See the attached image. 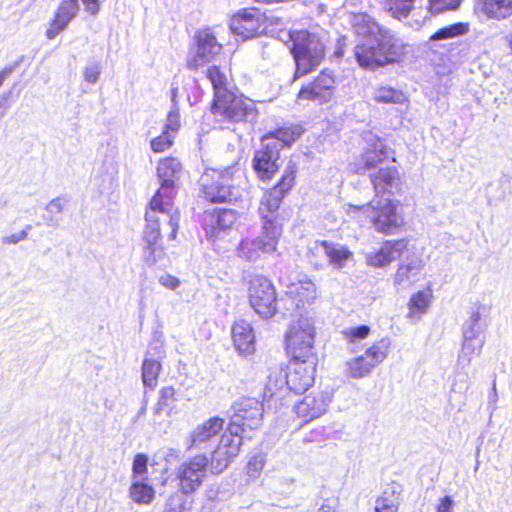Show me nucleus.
I'll return each instance as SVG.
<instances>
[{
	"instance_id": "1",
	"label": "nucleus",
	"mask_w": 512,
	"mask_h": 512,
	"mask_svg": "<svg viewBox=\"0 0 512 512\" xmlns=\"http://www.w3.org/2000/svg\"><path fill=\"white\" fill-rule=\"evenodd\" d=\"M182 173V165L177 158L161 159L157 166L160 188L149 203L146 211V225L143 231V261L153 266L164 256L160 243L162 231L168 230V239L175 240L179 228L180 212L173 204L175 183Z\"/></svg>"
},
{
	"instance_id": "2",
	"label": "nucleus",
	"mask_w": 512,
	"mask_h": 512,
	"mask_svg": "<svg viewBox=\"0 0 512 512\" xmlns=\"http://www.w3.org/2000/svg\"><path fill=\"white\" fill-rule=\"evenodd\" d=\"M350 24L354 33L364 42L355 46L354 54L360 66L375 69L396 62L403 54L404 44L390 30L381 27L365 14H353Z\"/></svg>"
},
{
	"instance_id": "3",
	"label": "nucleus",
	"mask_w": 512,
	"mask_h": 512,
	"mask_svg": "<svg viewBox=\"0 0 512 512\" xmlns=\"http://www.w3.org/2000/svg\"><path fill=\"white\" fill-rule=\"evenodd\" d=\"M241 176L242 171L236 165L223 170H206L200 178L205 198L210 202H237L242 197V189L237 183Z\"/></svg>"
},
{
	"instance_id": "4",
	"label": "nucleus",
	"mask_w": 512,
	"mask_h": 512,
	"mask_svg": "<svg viewBox=\"0 0 512 512\" xmlns=\"http://www.w3.org/2000/svg\"><path fill=\"white\" fill-rule=\"evenodd\" d=\"M211 112L218 121L229 123L252 122L258 115L252 99L233 91L214 98Z\"/></svg>"
},
{
	"instance_id": "5",
	"label": "nucleus",
	"mask_w": 512,
	"mask_h": 512,
	"mask_svg": "<svg viewBox=\"0 0 512 512\" xmlns=\"http://www.w3.org/2000/svg\"><path fill=\"white\" fill-rule=\"evenodd\" d=\"M296 73L300 77L308 74L320 65L324 58L325 48L319 37L307 31H298L291 34Z\"/></svg>"
},
{
	"instance_id": "6",
	"label": "nucleus",
	"mask_w": 512,
	"mask_h": 512,
	"mask_svg": "<svg viewBox=\"0 0 512 512\" xmlns=\"http://www.w3.org/2000/svg\"><path fill=\"white\" fill-rule=\"evenodd\" d=\"M282 233V226L265 222L261 226V232L257 237L245 238L239 243L237 247L238 257L248 262H256L262 254L274 253L277 250Z\"/></svg>"
},
{
	"instance_id": "7",
	"label": "nucleus",
	"mask_w": 512,
	"mask_h": 512,
	"mask_svg": "<svg viewBox=\"0 0 512 512\" xmlns=\"http://www.w3.org/2000/svg\"><path fill=\"white\" fill-rule=\"evenodd\" d=\"M390 349L391 340L387 337L373 343L363 354L345 362V375L353 379H362L369 376L388 357Z\"/></svg>"
},
{
	"instance_id": "8",
	"label": "nucleus",
	"mask_w": 512,
	"mask_h": 512,
	"mask_svg": "<svg viewBox=\"0 0 512 512\" xmlns=\"http://www.w3.org/2000/svg\"><path fill=\"white\" fill-rule=\"evenodd\" d=\"M286 348L292 358L317 356L314 349L315 326L309 317L294 320L286 332Z\"/></svg>"
},
{
	"instance_id": "9",
	"label": "nucleus",
	"mask_w": 512,
	"mask_h": 512,
	"mask_svg": "<svg viewBox=\"0 0 512 512\" xmlns=\"http://www.w3.org/2000/svg\"><path fill=\"white\" fill-rule=\"evenodd\" d=\"M371 225L379 233L393 235L405 225L399 201L390 198L373 199Z\"/></svg>"
},
{
	"instance_id": "10",
	"label": "nucleus",
	"mask_w": 512,
	"mask_h": 512,
	"mask_svg": "<svg viewBox=\"0 0 512 512\" xmlns=\"http://www.w3.org/2000/svg\"><path fill=\"white\" fill-rule=\"evenodd\" d=\"M248 298L250 306L262 318L269 319L277 312L275 287L263 275H254L250 278Z\"/></svg>"
},
{
	"instance_id": "11",
	"label": "nucleus",
	"mask_w": 512,
	"mask_h": 512,
	"mask_svg": "<svg viewBox=\"0 0 512 512\" xmlns=\"http://www.w3.org/2000/svg\"><path fill=\"white\" fill-rule=\"evenodd\" d=\"M317 362V356L292 358L286 377L279 378L280 384L294 393L305 392L314 383Z\"/></svg>"
},
{
	"instance_id": "12",
	"label": "nucleus",
	"mask_w": 512,
	"mask_h": 512,
	"mask_svg": "<svg viewBox=\"0 0 512 512\" xmlns=\"http://www.w3.org/2000/svg\"><path fill=\"white\" fill-rule=\"evenodd\" d=\"M242 445V437L238 429L228 428V433L221 435L218 445L212 450L209 458V468L212 473L220 474L238 456Z\"/></svg>"
},
{
	"instance_id": "13",
	"label": "nucleus",
	"mask_w": 512,
	"mask_h": 512,
	"mask_svg": "<svg viewBox=\"0 0 512 512\" xmlns=\"http://www.w3.org/2000/svg\"><path fill=\"white\" fill-rule=\"evenodd\" d=\"M208 467L209 458L206 454H197L182 462L177 468L181 492L183 494L195 492L201 486Z\"/></svg>"
},
{
	"instance_id": "14",
	"label": "nucleus",
	"mask_w": 512,
	"mask_h": 512,
	"mask_svg": "<svg viewBox=\"0 0 512 512\" xmlns=\"http://www.w3.org/2000/svg\"><path fill=\"white\" fill-rule=\"evenodd\" d=\"M232 408L234 413L229 428L238 429V435L246 428L253 430L261 426L264 408L256 398H242Z\"/></svg>"
},
{
	"instance_id": "15",
	"label": "nucleus",
	"mask_w": 512,
	"mask_h": 512,
	"mask_svg": "<svg viewBox=\"0 0 512 512\" xmlns=\"http://www.w3.org/2000/svg\"><path fill=\"white\" fill-rule=\"evenodd\" d=\"M222 51V45L210 29H204L196 35V48L187 59V67L196 70L213 61Z\"/></svg>"
},
{
	"instance_id": "16",
	"label": "nucleus",
	"mask_w": 512,
	"mask_h": 512,
	"mask_svg": "<svg viewBox=\"0 0 512 512\" xmlns=\"http://www.w3.org/2000/svg\"><path fill=\"white\" fill-rule=\"evenodd\" d=\"M281 149L282 145L277 140L262 139V147L255 152L253 158V168L261 180H270L278 171Z\"/></svg>"
},
{
	"instance_id": "17",
	"label": "nucleus",
	"mask_w": 512,
	"mask_h": 512,
	"mask_svg": "<svg viewBox=\"0 0 512 512\" xmlns=\"http://www.w3.org/2000/svg\"><path fill=\"white\" fill-rule=\"evenodd\" d=\"M331 401L332 394L330 392L314 390L294 405V411L299 418L307 423L325 414Z\"/></svg>"
},
{
	"instance_id": "18",
	"label": "nucleus",
	"mask_w": 512,
	"mask_h": 512,
	"mask_svg": "<svg viewBox=\"0 0 512 512\" xmlns=\"http://www.w3.org/2000/svg\"><path fill=\"white\" fill-rule=\"evenodd\" d=\"M225 419L214 416L197 425L188 437L187 450L205 449L223 431Z\"/></svg>"
},
{
	"instance_id": "19",
	"label": "nucleus",
	"mask_w": 512,
	"mask_h": 512,
	"mask_svg": "<svg viewBox=\"0 0 512 512\" xmlns=\"http://www.w3.org/2000/svg\"><path fill=\"white\" fill-rule=\"evenodd\" d=\"M334 84L333 75L330 72L322 71L312 83L301 88L298 98L317 101L320 104L326 103L333 97Z\"/></svg>"
},
{
	"instance_id": "20",
	"label": "nucleus",
	"mask_w": 512,
	"mask_h": 512,
	"mask_svg": "<svg viewBox=\"0 0 512 512\" xmlns=\"http://www.w3.org/2000/svg\"><path fill=\"white\" fill-rule=\"evenodd\" d=\"M236 221L237 214L234 210L219 209L205 215L203 226L207 237L215 241L232 229Z\"/></svg>"
},
{
	"instance_id": "21",
	"label": "nucleus",
	"mask_w": 512,
	"mask_h": 512,
	"mask_svg": "<svg viewBox=\"0 0 512 512\" xmlns=\"http://www.w3.org/2000/svg\"><path fill=\"white\" fill-rule=\"evenodd\" d=\"M425 262L420 257H411L401 263L394 274L393 282L398 290H407L423 279Z\"/></svg>"
},
{
	"instance_id": "22",
	"label": "nucleus",
	"mask_w": 512,
	"mask_h": 512,
	"mask_svg": "<svg viewBox=\"0 0 512 512\" xmlns=\"http://www.w3.org/2000/svg\"><path fill=\"white\" fill-rule=\"evenodd\" d=\"M165 351L161 344L150 345L142 364V381L145 387L154 390L161 371V360Z\"/></svg>"
},
{
	"instance_id": "23",
	"label": "nucleus",
	"mask_w": 512,
	"mask_h": 512,
	"mask_svg": "<svg viewBox=\"0 0 512 512\" xmlns=\"http://www.w3.org/2000/svg\"><path fill=\"white\" fill-rule=\"evenodd\" d=\"M408 241L405 239L386 241L378 251L366 254V262L372 267H384L400 258L407 250Z\"/></svg>"
},
{
	"instance_id": "24",
	"label": "nucleus",
	"mask_w": 512,
	"mask_h": 512,
	"mask_svg": "<svg viewBox=\"0 0 512 512\" xmlns=\"http://www.w3.org/2000/svg\"><path fill=\"white\" fill-rule=\"evenodd\" d=\"M369 176L375 191L373 199H381L380 195L385 193L394 194L400 188L401 181L396 167H381L370 172Z\"/></svg>"
},
{
	"instance_id": "25",
	"label": "nucleus",
	"mask_w": 512,
	"mask_h": 512,
	"mask_svg": "<svg viewBox=\"0 0 512 512\" xmlns=\"http://www.w3.org/2000/svg\"><path fill=\"white\" fill-rule=\"evenodd\" d=\"M367 142L370 143V147L363 153L361 165L356 170L360 174L366 171H377L378 165H381L387 159L386 146L381 139L369 135Z\"/></svg>"
},
{
	"instance_id": "26",
	"label": "nucleus",
	"mask_w": 512,
	"mask_h": 512,
	"mask_svg": "<svg viewBox=\"0 0 512 512\" xmlns=\"http://www.w3.org/2000/svg\"><path fill=\"white\" fill-rule=\"evenodd\" d=\"M230 28L235 34L243 38H252L260 33V17L255 10H245L231 19Z\"/></svg>"
},
{
	"instance_id": "27",
	"label": "nucleus",
	"mask_w": 512,
	"mask_h": 512,
	"mask_svg": "<svg viewBox=\"0 0 512 512\" xmlns=\"http://www.w3.org/2000/svg\"><path fill=\"white\" fill-rule=\"evenodd\" d=\"M232 339L236 350L242 355H250L255 351V336L251 325L239 320L232 326Z\"/></svg>"
},
{
	"instance_id": "28",
	"label": "nucleus",
	"mask_w": 512,
	"mask_h": 512,
	"mask_svg": "<svg viewBox=\"0 0 512 512\" xmlns=\"http://www.w3.org/2000/svg\"><path fill=\"white\" fill-rule=\"evenodd\" d=\"M315 248L323 252L329 264L336 269H342L353 258V253L346 246L339 243L324 240L316 243Z\"/></svg>"
},
{
	"instance_id": "29",
	"label": "nucleus",
	"mask_w": 512,
	"mask_h": 512,
	"mask_svg": "<svg viewBox=\"0 0 512 512\" xmlns=\"http://www.w3.org/2000/svg\"><path fill=\"white\" fill-rule=\"evenodd\" d=\"M283 198L284 196L278 190L271 189L264 194L258 208L262 225L265 222H270L275 226H282L277 220V211Z\"/></svg>"
},
{
	"instance_id": "30",
	"label": "nucleus",
	"mask_w": 512,
	"mask_h": 512,
	"mask_svg": "<svg viewBox=\"0 0 512 512\" xmlns=\"http://www.w3.org/2000/svg\"><path fill=\"white\" fill-rule=\"evenodd\" d=\"M403 486L395 481L390 482L384 488L375 504V512H397Z\"/></svg>"
},
{
	"instance_id": "31",
	"label": "nucleus",
	"mask_w": 512,
	"mask_h": 512,
	"mask_svg": "<svg viewBox=\"0 0 512 512\" xmlns=\"http://www.w3.org/2000/svg\"><path fill=\"white\" fill-rule=\"evenodd\" d=\"M477 6L490 19L503 20L512 15V0H478Z\"/></svg>"
},
{
	"instance_id": "32",
	"label": "nucleus",
	"mask_w": 512,
	"mask_h": 512,
	"mask_svg": "<svg viewBox=\"0 0 512 512\" xmlns=\"http://www.w3.org/2000/svg\"><path fill=\"white\" fill-rule=\"evenodd\" d=\"M287 294L296 302V306L311 304L316 298V286L311 280H302L289 286Z\"/></svg>"
},
{
	"instance_id": "33",
	"label": "nucleus",
	"mask_w": 512,
	"mask_h": 512,
	"mask_svg": "<svg viewBox=\"0 0 512 512\" xmlns=\"http://www.w3.org/2000/svg\"><path fill=\"white\" fill-rule=\"evenodd\" d=\"M431 299V290L419 291L416 294L412 295L408 304V317L413 320H419L421 316L427 312L431 303Z\"/></svg>"
},
{
	"instance_id": "34",
	"label": "nucleus",
	"mask_w": 512,
	"mask_h": 512,
	"mask_svg": "<svg viewBox=\"0 0 512 512\" xmlns=\"http://www.w3.org/2000/svg\"><path fill=\"white\" fill-rule=\"evenodd\" d=\"M484 343V337L463 336L462 350L458 358L459 363L469 365L473 357L480 355Z\"/></svg>"
},
{
	"instance_id": "35",
	"label": "nucleus",
	"mask_w": 512,
	"mask_h": 512,
	"mask_svg": "<svg viewBox=\"0 0 512 512\" xmlns=\"http://www.w3.org/2000/svg\"><path fill=\"white\" fill-rule=\"evenodd\" d=\"M206 75L214 89V98H217L219 95H224L225 93L231 92V90L228 89L227 74L218 66L209 67L207 69Z\"/></svg>"
},
{
	"instance_id": "36",
	"label": "nucleus",
	"mask_w": 512,
	"mask_h": 512,
	"mask_svg": "<svg viewBox=\"0 0 512 512\" xmlns=\"http://www.w3.org/2000/svg\"><path fill=\"white\" fill-rule=\"evenodd\" d=\"M373 99L384 104H403L407 102V97L401 90L386 86L375 89Z\"/></svg>"
},
{
	"instance_id": "37",
	"label": "nucleus",
	"mask_w": 512,
	"mask_h": 512,
	"mask_svg": "<svg viewBox=\"0 0 512 512\" xmlns=\"http://www.w3.org/2000/svg\"><path fill=\"white\" fill-rule=\"evenodd\" d=\"M280 377H286L285 372L282 370L274 371L269 375L268 382L264 391V397L268 400L282 399L284 392L289 391L287 385L280 384Z\"/></svg>"
},
{
	"instance_id": "38",
	"label": "nucleus",
	"mask_w": 512,
	"mask_h": 512,
	"mask_svg": "<svg viewBox=\"0 0 512 512\" xmlns=\"http://www.w3.org/2000/svg\"><path fill=\"white\" fill-rule=\"evenodd\" d=\"M373 199L364 205H353L345 204L343 206L345 213L351 219H355L358 223L364 224L365 222L371 221V215L373 213Z\"/></svg>"
},
{
	"instance_id": "39",
	"label": "nucleus",
	"mask_w": 512,
	"mask_h": 512,
	"mask_svg": "<svg viewBox=\"0 0 512 512\" xmlns=\"http://www.w3.org/2000/svg\"><path fill=\"white\" fill-rule=\"evenodd\" d=\"M415 0H385V9L398 20L407 18L414 7Z\"/></svg>"
},
{
	"instance_id": "40",
	"label": "nucleus",
	"mask_w": 512,
	"mask_h": 512,
	"mask_svg": "<svg viewBox=\"0 0 512 512\" xmlns=\"http://www.w3.org/2000/svg\"><path fill=\"white\" fill-rule=\"evenodd\" d=\"M130 497L140 504H149L154 498L153 488L140 480H133L130 487Z\"/></svg>"
},
{
	"instance_id": "41",
	"label": "nucleus",
	"mask_w": 512,
	"mask_h": 512,
	"mask_svg": "<svg viewBox=\"0 0 512 512\" xmlns=\"http://www.w3.org/2000/svg\"><path fill=\"white\" fill-rule=\"evenodd\" d=\"M79 11L78 0H63L58 8L55 18L62 27H67Z\"/></svg>"
},
{
	"instance_id": "42",
	"label": "nucleus",
	"mask_w": 512,
	"mask_h": 512,
	"mask_svg": "<svg viewBox=\"0 0 512 512\" xmlns=\"http://www.w3.org/2000/svg\"><path fill=\"white\" fill-rule=\"evenodd\" d=\"M370 333V327L361 325L358 327L348 328L341 332L343 339L347 343V350L354 352L356 345L363 339L367 338Z\"/></svg>"
},
{
	"instance_id": "43",
	"label": "nucleus",
	"mask_w": 512,
	"mask_h": 512,
	"mask_svg": "<svg viewBox=\"0 0 512 512\" xmlns=\"http://www.w3.org/2000/svg\"><path fill=\"white\" fill-rule=\"evenodd\" d=\"M175 401V389L172 386H165L159 391V398L154 407L153 415L155 418H160L163 412L171 409Z\"/></svg>"
},
{
	"instance_id": "44",
	"label": "nucleus",
	"mask_w": 512,
	"mask_h": 512,
	"mask_svg": "<svg viewBox=\"0 0 512 512\" xmlns=\"http://www.w3.org/2000/svg\"><path fill=\"white\" fill-rule=\"evenodd\" d=\"M468 24L466 23H454L452 25L443 27L432 34L429 38L430 42L446 40L458 36L465 35L468 32Z\"/></svg>"
},
{
	"instance_id": "45",
	"label": "nucleus",
	"mask_w": 512,
	"mask_h": 512,
	"mask_svg": "<svg viewBox=\"0 0 512 512\" xmlns=\"http://www.w3.org/2000/svg\"><path fill=\"white\" fill-rule=\"evenodd\" d=\"M296 172V164L290 161L286 166L280 181L272 189L278 190L281 195L285 196L286 193L294 186Z\"/></svg>"
},
{
	"instance_id": "46",
	"label": "nucleus",
	"mask_w": 512,
	"mask_h": 512,
	"mask_svg": "<svg viewBox=\"0 0 512 512\" xmlns=\"http://www.w3.org/2000/svg\"><path fill=\"white\" fill-rule=\"evenodd\" d=\"M300 130L296 127L294 128H280L276 130L274 133L264 136L263 138H271L273 140H277L279 144L282 145V148L285 146H290L294 141H296L300 137Z\"/></svg>"
},
{
	"instance_id": "47",
	"label": "nucleus",
	"mask_w": 512,
	"mask_h": 512,
	"mask_svg": "<svg viewBox=\"0 0 512 512\" xmlns=\"http://www.w3.org/2000/svg\"><path fill=\"white\" fill-rule=\"evenodd\" d=\"M483 325L481 323V314L479 310L473 311L469 319L463 326V336L483 337Z\"/></svg>"
},
{
	"instance_id": "48",
	"label": "nucleus",
	"mask_w": 512,
	"mask_h": 512,
	"mask_svg": "<svg viewBox=\"0 0 512 512\" xmlns=\"http://www.w3.org/2000/svg\"><path fill=\"white\" fill-rule=\"evenodd\" d=\"M266 464L265 455L262 453H258L250 457L247 463V475L251 479H256L260 476L264 466Z\"/></svg>"
},
{
	"instance_id": "49",
	"label": "nucleus",
	"mask_w": 512,
	"mask_h": 512,
	"mask_svg": "<svg viewBox=\"0 0 512 512\" xmlns=\"http://www.w3.org/2000/svg\"><path fill=\"white\" fill-rule=\"evenodd\" d=\"M461 2L462 0H429V10L433 14L456 10Z\"/></svg>"
},
{
	"instance_id": "50",
	"label": "nucleus",
	"mask_w": 512,
	"mask_h": 512,
	"mask_svg": "<svg viewBox=\"0 0 512 512\" xmlns=\"http://www.w3.org/2000/svg\"><path fill=\"white\" fill-rule=\"evenodd\" d=\"M173 136L169 135L168 132H162L161 135L153 138L150 142V146L153 152L162 153L168 150L174 142Z\"/></svg>"
},
{
	"instance_id": "51",
	"label": "nucleus",
	"mask_w": 512,
	"mask_h": 512,
	"mask_svg": "<svg viewBox=\"0 0 512 512\" xmlns=\"http://www.w3.org/2000/svg\"><path fill=\"white\" fill-rule=\"evenodd\" d=\"M180 126L179 110L176 106H174L167 116L163 131L168 132L169 135L175 137Z\"/></svg>"
},
{
	"instance_id": "52",
	"label": "nucleus",
	"mask_w": 512,
	"mask_h": 512,
	"mask_svg": "<svg viewBox=\"0 0 512 512\" xmlns=\"http://www.w3.org/2000/svg\"><path fill=\"white\" fill-rule=\"evenodd\" d=\"M164 512H187L183 495L178 493L171 495L167 501Z\"/></svg>"
},
{
	"instance_id": "53",
	"label": "nucleus",
	"mask_w": 512,
	"mask_h": 512,
	"mask_svg": "<svg viewBox=\"0 0 512 512\" xmlns=\"http://www.w3.org/2000/svg\"><path fill=\"white\" fill-rule=\"evenodd\" d=\"M148 458L144 454H137L133 461V480H140L139 477L147 472Z\"/></svg>"
},
{
	"instance_id": "54",
	"label": "nucleus",
	"mask_w": 512,
	"mask_h": 512,
	"mask_svg": "<svg viewBox=\"0 0 512 512\" xmlns=\"http://www.w3.org/2000/svg\"><path fill=\"white\" fill-rule=\"evenodd\" d=\"M159 283L168 288V289H171V290H175L177 289L179 286H180V281L178 278L172 276V275H169V274H166V275H162L159 277Z\"/></svg>"
},
{
	"instance_id": "55",
	"label": "nucleus",
	"mask_w": 512,
	"mask_h": 512,
	"mask_svg": "<svg viewBox=\"0 0 512 512\" xmlns=\"http://www.w3.org/2000/svg\"><path fill=\"white\" fill-rule=\"evenodd\" d=\"M84 79L89 83H95L100 75V70L98 65H91L84 69L83 72Z\"/></svg>"
},
{
	"instance_id": "56",
	"label": "nucleus",
	"mask_w": 512,
	"mask_h": 512,
	"mask_svg": "<svg viewBox=\"0 0 512 512\" xmlns=\"http://www.w3.org/2000/svg\"><path fill=\"white\" fill-rule=\"evenodd\" d=\"M27 238V231L23 230L2 238L3 244H17Z\"/></svg>"
},
{
	"instance_id": "57",
	"label": "nucleus",
	"mask_w": 512,
	"mask_h": 512,
	"mask_svg": "<svg viewBox=\"0 0 512 512\" xmlns=\"http://www.w3.org/2000/svg\"><path fill=\"white\" fill-rule=\"evenodd\" d=\"M454 502L450 496H445L440 499V503L437 506V512H453Z\"/></svg>"
},
{
	"instance_id": "58",
	"label": "nucleus",
	"mask_w": 512,
	"mask_h": 512,
	"mask_svg": "<svg viewBox=\"0 0 512 512\" xmlns=\"http://www.w3.org/2000/svg\"><path fill=\"white\" fill-rule=\"evenodd\" d=\"M64 202L60 198L53 199L47 205L46 209L51 214H60L63 210Z\"/></svg>"
},
{
	"instance_id": "59",
	"label": "nucleus",
	"mask_w": 512,
	"mask_h": 512,
	"mask_svg": "<svg viewBox=\"0 0 512 512\" xmlns=\"http://www.w3.org/2000/svg\"><path fill=\"white\" fill-rule=\"evenodd\" d=\"M66 27H62L60 23L56 19L51 23L50 28L46 32V36L48 39H54L61 31H63Z\"/></svg>"
},
{
	"instance_id": "60",
	"label": "nucleus",
	"mask_w": 512,
	"mask_h": 512,
	"mask_svg": "<svg viewBox=\"0 0 512 512\" xmlns=\"http://www.w3.org/2000/svg\"><path fill=\"white\" fill-rule=\"evenodd\" d=\"M10 93H4L0 95V118L4 117L7 110L9 109L8 99Z\"/></svg>"
},
{
	"instance_id": "61",
	"label": "nucleus",
	"mask_w": 512,
	"mask_h": 512,
	"mask_svg": "<svg viewBox=\"0 0 512 512\" xmlns=\"http://www.w3.org/2000/svg\"><path fill=\"white\" fill-rule=\"evenodd\" d=\"M86 5L87 11L91 14H96L99 10L98 0H82Z\"/></svg>"
},
{
	"instance_id": "62",
	"label": "nucleus",
	"mask_w": 512,
	"mask_h": 512,
	"mask_svg": "<svg viewBox=\"0 0 512 512\" xmlns=\"http://www.w3.org/2000/svg\"><path fill=\"white\" fill-rule=\"evenodd\" d=\"M497 399H498V395H497V390H496V384L494 383L493 387H492V393L489 395V404L493 406L492 407L493 410L495 409V404L497 402Z\"/></svg>"
},
{
	"instance_id": "63",
	"label": "nucleus",
	"mask_w": 512,
	"mask_h": 512,
	"mask_svg": "<svg viewBox=\"0 0 512 512\" xmlns=\"http://www.w3.org/2000/svg\"><path fill=\"white\" fill-rule=\"evenodd\" d=\"M11 72V69H4L0 72V87L3 85L5 79L9 76Z\"/></svg>"
},
{
	"instance_id": "64",
	"label": "nucleus",
	"mask_w": 512,
	"mask_h": 512,
	"mask_svg": "<svg viewBox=\"0 0 512 512\" xmlns=\"http://www.w3.org/2000/svg\"><path fill=\"white\" fill-rule=\"evenodd\" d=\"M317 512H335L329 505H322Z\"/></svg>"
}]
</instances>
